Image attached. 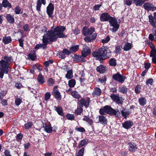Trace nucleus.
<instances>
[{
  "label": "nucleus",
  "mask_w": 156,
  "mask_h": 156,
  "mask_svg": "<svg viewBox=\"0 0 156 156\" xmlns=\"http://www.w3.org/2000/svg\"><path fill=\"white\" fill-rule=\"evenodd\" d=\"M66 30L65 27L59 25L51 27V29L44 34L42 39L43 43L41 44V48L43 49L47 48V45L48 44H51L52 42H56L58 38H64L67 37V35L63 33Z\"/></svg>",
  "instance_id": "f257e3e1"
},
{
  "label": "nucleus",
  "mask_w": 156,
  "mask_h": 156,
  "mask_svg": "<svg viewBox=\"0 0 156 156\" xmlns=\"http://www.w3.org/2000/svg\"><path fill=\"white\" fill-rule=\"evenodd\" d=\"M112 52L109 47L103 46L93 51L92 55L96 60L102 63L103 60L110 58L112 56Z\"/></svg>",
  "instance_id": "f03ea898"
},
{
  "label": "nucleus",
  "mask_w": 156,
  "mask_h": 156,
  "mask_svg": "<svg viewBox=\"0 0 156 156\" xmlns=\"http://www.w3.org/2000/svg\"><path fill=\"white\" fill-rule=\"evenodd\" d=\"M100 20L102 22L108 21L110 26L113 27L111 30L113 32H116L119 28L120 24L117 19L111 16L108 12L102 13L100 16Z\"/></svg>",
  "instance_id": "7ed1b4c3"
},
{
  "label": "nucleus",
  "mask_w": 156,
  "mask_h": 156,
  "mask_svg": "<svg viewBox=\"0 0 156 156\" xmlns=\"http://www.w3.org/2000/svg\"><path fill=\"white\" fill-rule=\"evenodd\" d=\"M105 113L111 115H115L118 117H121L120 112L119 110L118 109H115L110 105H105L103 108H101L100 109L99 113L101 115H105Z\"/></svg>",
  "instance_id": "20e7f679"
},
{
  "label": "nucleus",
  "mask_w": 156,
  "mask_h": 156,
  "mask_svg": "<svg viewBox=\"0 0 156 156\" xmlns=\"http://www.w3.org/2000/svg\"><path fill=\"white\" fill-rule=\"evenodd\" d=\"M112 78L116 81L122 83L124 82L126 78L125 76L121 74L119 72H117L112 76Z\"/></svg>",
  "instance_id": "39448f33"
},
{
  "label": "nucleus",
  "mask_w": 156,
  "mask_h": 156,
  "mask_svg": "<svg viewBox=\"0 0 156 156\" xmlns=\"http://www.w3.org/2000/svg\"><path fill=\"white\" fill-rule=\"evenodd\" d=\"M95 29L94 27H91L89 28L86 26L83 27L82 30V33L84 36L91 35L94 32Z\"/></svg>",
  "instance_id": "423d86ee"
},
{
  "label": "nucleus",
  "mask_w": 156,
  "mask_h": 156,
  "mask_svg": "<svg viewBox=\"0 0 156 156\" xmlns=\"http://www.w3.org/2000/svg\"><path fill=\"white\" fill-rule=\"evenodd\" d=\"M110 98L113 101L119 105H122L123 101V99L122 97H120L119 95L112 94Z\"/></svg>",
  "instance_id": "0eeeda50"
},
{
  "label": "nucleus",
  "mask_w": 156,
  "mask_h": 156,
  "mask_svg": "<svg viewBox=\"0 0 156 156\" xmlns=\"http://www.w3.org/2000/svg\"><path fill=\"white\" fill-rule=\"evenodd\" d=\"M54 9V5L51 2L50 3L46 8V12L48 16L51 19L54 17L53 14Z\"/></svg>",
  "instance_id": "6e6552de"
},
{
  "label": "nucleus",
  "mask_w": 156,
  "mask_h": 156,
  "mask_svg": "<svg viewBox=\"0 0 156 156\" xmlns=\"http://www.w3.org/2000/svg\"><path fill=\"white\" fill-rule=\"evenodd\" d=\"M90 101V99L88 97H87L86 99L81 98L79 101L80 106L83 107L84 106L85 108H87L89 106Z\"/></svg>",
  "instance_id": "1a4fd4ad"
},
{
  "label": "nucleus",
  "mask_w": 156,
  "mask_h": 156,
  "mask_svg": "<svg viewBox=\"0 0 156 156\" xmlns=\"http://www.w3.org/2000/svg\"><path fill=\"white\" fill-rule=\"evenodd\" d=\"M58 54L59 58L64 59L66 57V55H69L71 54V53L69 50L67 48H64L62 51H58Z\"/></svg>",
  "instance_id": "9d476101"
},
{
  "label": "nucleus",
  "mask_w": 156,
  "mask_h": 156,
  "mask_svg": "<svg viewBox=\"0 0 156 156\" xmlns=\"http://www.w3.org/2000/svg\"><path fill=\"white\" fill-rule=\"evenodd\" d=\"M91 53V50L88 46H84L81 51V55L84 58L89 55Z\"/></svg>",
  "instance_id": "9b49d317"
},
{
  "label": "nucleus",
  "mask_w": 156,
  "mask_h": 156,
  "mask_svg": "<svg viewBox=\"0 0 156 156\" xmlns=\"http://www.w3.org/2000/svg\"><path fill=\"white\" fill-rule=\"evenodd\" d=\"M154 16L150 15L148 16L149 22L150 24L153 27H156V12L153 13Z\"/></svg>",
  "instance_id": "f8f14e48"
},
{
  "label": "nucleus",
  "mask_w": 156,
  "mask_h": 156,
  "mask_svg": "<svg viewBox=\"0 0 156 156\" xmlns=\"http://www.w3.org/2000/svg\"><path fill=\"white\" fill-rule=\"evenodd\" d=\"M73 61L76 62H84L86 61L85 58H83L82 55H78L76 54L74 55V57H72Z\"/></svg>",
  "instance_id": "ddd939ff"
},
{
  "label": "nucleus",
  "mask_w": 156,
  "mask_h": 156,
  "mask_svg": "<svg viewBox=\"0 0 156 156\" xmlns=\"http://www.w3.org/2000/svg\"><path fill=\"white\" fill-rule=\"evenodd\" d=\"M52 95L58 101L62 99V96L58 90H52Z\"/></svg>",
  "instance_id": "4468645a"
},
{
  "label": "nucleus",
  "mask_w": 156,
  "mask_h": 156,
  "mask_svg": "<svg viewBox=\"0 0 156 156\" xmlns=\"http://www.w3.org/2000/svg\"><path fill=\"white\" fill-rule=\"evenodd\" d=\"M0 64L1 68L0 69L2 70H6L8 72L9 68V64L5 62V60H2L0 61Z\"/></svg>",
  "instance_id": "2eb2a0df"
},
{
  "label": "nucleus",
  "mask_w": 156,
  "mask_h": 156,
  "mask_svg": "<svg viewBox=\"0 0 156 156\" xmlns=\"http://www.w3.org/2000/svg\"><path fill=\"white\" fill-rule=\"evenodd\" d=\"M96 70L97 71L101 74L105 73L107 70V67L106 66L100 65L97 66Z\"/></svg>",
  "instance_id": "dca6fc26"
},
{
  "label": "nucleus",
  "mask_w": 156,
  "mask_h": 156,
  "mask_svg": "<svg viewBox=\"0 0 156 156\" xmlns=\"http://www.w3.org/2000/svg\"><path fill=\"white\" fill-rule=\"evenodd\" d=\"M37 2L36 9L39 12L41 11V8L42 4L45 5L46 3V0H37Z\"/></svg>",
  "instance_id": "f3484780"
},
{
  "label": "nucleus",
  "mask_w": 156,
  "mask_h": 156,
  "mask_svg": "<svg viewBox=\"0 0 156 156\" xmlns=\"http://www.w3.org/2000/svg\"><path fill=\"white\" fill-rule=\"evenodd\" d=\"M6 17L8 23L11 24H13L14 23L15 19L13 16H12L10 14H7Z\"/></svg>",
  "instance_id": "a211bd4d"
},
{
  "label": "nucleus",
  "mask_w": 156,
  "mask_h": 156,
  "mask_svg": "<svg viewBox=\"0 0 156 156\" xmlns=\"http://www.w3.org/2000/svg\"><path fill=\"white\" fill-rule=\"evenodd\" d=\"M55 110L57 112L58 114L60 116L64 117V114L63 111V109L61 107L58 106H54Z\"/></svg>",
  "instance_id": "6ab92c4d"
},
{
  "label": "nucleus",
  "mask_w": 156,
  "mask_h": 156,
  "mask_svg": "<svg viewBox=\"0 0 156 156\" xmlns=\"http://www.w3.org/2000/svg\"><path fill=\"white\" fill-rule=\"evenodd\" d=\"M31 52L28 55V58L32 61H35L37 58L36 51L35 50H31Z\"/></svg>",
  "instance_id": "aec40b11"
},
{
  "label": "nucleus",
  "mask_w": 156,
  "mask_h": 156,
  "mask_svg": "<svg viewBox=\"0 0 156 156\" xmlns=\"http://www.w3.org/2000/svg\"><path fill=\"white\" fill-rule=\"evenodd\" d=\"M101 91L100 88L95 87L92 93V95L96 97L99 96L101 95Z\"/></svg>",
  "instance_id": "412c9836"
},
{
  "label": "nucleus",
  "mask_w": 156,
  "mask_h": 156,
  "mask_svg": "<svg viewBox=\"0 0 156 156\" xmlns=\"http://www.w3.org/2000/svg\"><path fill=\"white\" fill-rule=\"evenodd\" d=\"M132 44L127 42L125 43L123 49L124 51H127L130 50L132 48Z\"/></svg>",
  "instance_id": "4be33fe9"
},
{
  "label": "nucleus",
  "mask_w": 156,
  "mask_h": 156,
  "mask_svg": "<svg viewBox=\"0 0 156 156\" xmlns=\"http://www.w3.org/2000/svg\"><path fill=\"white\" fill-rule=\"evenodd\" d=\"M37 80L39 83L41 84H43L45 82L44 77L42 75L41 73H40L37 77Z\"/></svg>",
  "instance_id": "5701e85b"
},
{
  "label": "nucleus",
  "mask_w": 156,
  "mask_h": 156,
  "mask_svg": "<svg viewBox=\"0 0 156 156\" xmlns=\"http://www.w3.org/2000/svg\"><path fill=\"white\" fill-rule=\"evenodd\" d=\"M79 45H78L71 47L69 48V51H70L71 54V53L73 54L77 51L79 49Z\"/></svg>",
  "instance_id": "b1692460"
},
{
  "label": "nucleus",
  "mask_w": 156,
  "mask_h": 156,
  "mask_svg": "<svg viewBox=\"0 0 156 156\" xmlns=\"http://www.w3.org/2000/svg\"><path fill=\"white\" fill-rule=\"evenodd\" d=\"M128 90V88L125 85L119 88V91L122 94H127Z\"/></svg>",
  "instance_id": "393cba45"
},
{
  "label": "nucleus",
  "mask_w": 156,
  "mask_h": 156,
  "mask_svg": "<svg viewBox=\"0 0 156 156\" xmlns=\"http://www.w3.org/2000/svg\"><path fill=\"white\" fill-rule=\"evenodd\" d=\"M2 4L3 7L5 8L7 7L9 8H12L11 4L9 3L8 0H3Z\"/></svg>",
  "instance_id": "a878e982"
},
{
  "label": "nucleus",
  "mask_w": 156,
  "mask_h": 156,
  "mask_svg": "<svg viewBox=\"0 0 156 156\" xmlns=\"http://www.w3.org/2000/svg\"><path fill=\"white\" fill-rule=\"evenodd\" d=\"M138 102L140 105L144 106L147 102V100L144 97H141L138 99Z\"/></svg>",
  "instance_id": "bb28decb"
},
{
  "label": "nucleus",
  "mask_w": 156,
  "mask_h": 156,
  "mask_svg": "<svg viewBox=\"0 0 156 156\" xmlns=\"http://www.w3.org/2000/svg\"><path fill=\"white\" fill-rule=\"evenodd\" d=\"M133 125V123L130 120L126 121L122 123L123 127H132Z\"/></svg>",
  "instance_id": "cd10ccee"
},
{
  "label": "nucleus",
  "mask_w": 156,
  "mask_h": 156,
  "mask_svg": "<svg viewBox=\"0 0 156 156\" xmlns=\"http://www.w3.org/2000/svg\"><path fill=\"white\" fill-rule=\"evenodd\" d=\"M99 121L101 123L103 124H106L107 123V120L105 117L103 115L99 116Z\"/></svg>",
  "instance_id": "c85d7f7f"
},
{
  "label": "nucleus",
  "mask_w": 156,
  "mask_h": 156,
  "mask_svg": "<svg viewBox=\"0 0 156 156\" xmlns=\"http://www.w3.org/2000/svg\"><path fill=\"white\" fill-rule=\"evenodd\" d=\"M11 38L10 36L4 37L3 38L2 42L5 44H8L11 42Z\"/></svg>",
  "instance_id": "c756f323"
},
{
  "label": "nucleus",
  "mask_w": 156,
  "mask_h": 156,
  "mask_svg": "<svg viewBox=\"0 0 156 156\" xmlns=\"http://www.w3.org/2000/svg\"><path fill=\"white\" fill-rule=\"evenodd\" d=\"M71 95L73 98L78 99H79L81 98V95L76 91H72Z\"/></svg>",
  "instance_id": "7c9ffc66"
},
{
  "label": "nucleus",
  "mask_w": 156,
  "mask_h": 156,
  "mask_svg": "<svg viewBox=\"0 0 156 156\" xmlns=\"http://www.w3.org/2000/svg\"><path fill=\"white\" fill-rule=\"evenodd\" d=\"M65 77L66 78L68 79H72L73 77V72L72 69L67 71Z\"/></svg>",
  "instance_id": "2f4dec72"
},
{
  "label": "nucleus",
  "mask_w": 156,
  "mask_h": 156,
  "mask_svg": "<svg viewBox=\"0 0 156 156\" xmlns=\"http://www.w3.org/2000/svg\"><path fill=\"white\" fill-rule=\"evenodd\" d=\"M108 64L111 66H116L117 65L116 60L113 58L110 59L108 62Z\"/></svg>",
  "instance_id": "473e14b6"
},
{
  "label": "nucleus",
  "mask_w": 156,
  "mask_h": 156,
  "mask_svg": "<svg viewBox=\"0 0 156 156\" xmlns=\"http://www.w3.org/2000/svg\"><path fill=\"white\" fill-rule=\"evenodd\" d=\"M129 150L130 151H133L137 149L136 145L132 143H129Z\"/></svg>",
  "instance_id": "72a5a7b5"
},
{
  "label": "nucleus",
  "mask_w": 156,
  "mask_h": 156,
  "mask_svg": "<svg viewBox=\"0 0 156 156\" xmlns=\"http://www.w3.org/2000/svg\"><path fill=\"white\" fill-rule=\"evenodd\" d=\"M122 116L124 118L126 119L127 117V115H129L131 113V111L128 110L127 111L125 112L123 110L121 111Z\"/></svg>",
  "instance_id": "f704fd0d"
},
{
  "label": "nucleus",
  "mask_w": 156,
  "mask_h": 156,
  "mask_svg": "<svg viewBox=\"0 0 156 156\" xmlns=\"http://www.w3.org/2000/svg\"><path fill=\"white\" fill-rule=\"evenodd\" d=\"M83 120L84 121H85L89 124V126H92V123H93V120L91 119H90L88 117H87L86 116H85L84 118L83 119Z\"/></svg>",
  "instance_id": "c9c22d12"
},
{
  "label": "nucleus",
  "mask_w": 156,
  "mask_h": 156,
  "mask_svg": "<svg viewBox=\"0 0 156 156\" xmlns=\"http://www.w3.org/2000/svg\"><path fill=\"white\" fill-rule=\"evenodd\" d=\"M76 81L74 79H71L69 81L68 85L71 87H73L76 84Z\"/></svg>",
  "instance_id": "e433bc0d"
},
{
  "label": "nucleus",
  "mask_w": 156,
  "mask_h": 156,
  "mask_svg": "<svg viewBox=\"0 0 156 156\" xmlns=\"http://www.w3.org/2000/svg\"><path fill=\"white\" fill-rule=\"evenodd\" d=\"M14 12L16 14H21L23 12V10L20 9L19 6H16L14 9Z\"/></svg>",
  "instance_id": "4c0bfd02"
},
{
  "label": "nucleus",
  "mask_w": 156,
  "mask_h": 156,
  "mask_svg": "<svg viewBox=\"0 0 156 156\" xmlns=\"http://www.w3.org/2000/svg\"><path fill=\"white\" fill-rule=\"evenodd\" d=\"M141 86L137 84L134 88V91L136 94H139L141 91Z\"/></svg>",
  "instance_id": "58836bf2"
},
{
  "label": "nucleus",
  "mask_w": 156,
  "mask_h": 156,
  "mask_svg": "<svg viewBox=\"0 0 156 156\" xmlns=\"http://www.w3.org/2000/svg\"><path fill=\"white\" fill-rule=\"evenodd\" d=\"M34 68V69H37L39 72H41L42 70V66L41 64H35L33 66Z\"/></svg>",
  "instance_id": "ea45409f"
},
{
  "label": "nucleus",
  "mask_w": 156,
  "mask_h": 156,
  "mask_svg": "<svg viewBox=\"0 0 156 156\" xmlns=\"http://www.w3.org/2000/svg\"><path fill=\"white\" fill-rule=\"evenodd\" d=\"M83 109L81 108H78L77 107V109L75 110V113L77 115H80L83 112Z\"/></svg>",
  "instance_id": "a19ab883"
},
{
  "label": "nucleus",
  "mask_w": 156,
  "mask_h": 156,
  "mask_svg": "<svg viewBox=\"0 0 156 156\" xmlns=\"http://www.w3.org/2000/svg\"><path fill=\"white\" fill-rule=\"evenodd\" d=\"M4 60H5V62H8V63H11L13 62V60H12V57H8L7 56H5L3 58Z\"/></svg>",
  "instance_id": "79ce46f5"
},
{
  "label": "nucleus",
  "mask_w": 156,
  "mask_h": 156,
  "mask_svg": "<svg viewBox=\"0 0 156 156\" xmlns=\"http://www.w3.org/2000/svg\"><path fill=\"white\" fill-rule=\"evenodd\" d=\"M133 2L136 6H141L144 4L142 0H136Z\"/></svg>",
  "instance_id": "37998d69"
},
{
  "label": "nucleus",
  "mask_w": 156,
  "mask_h": 156,
  "mask_svg": "<svg viewBox=\"0 0 156 156\" xmlns=\"http://www.w3.org/2000/svg\"><path fill=\"white\" fill-rule=\"evenodd\" d=\"M24 37V35H21V38L18 39L19 46L22 48L23 47V42L24 41V40L23 39V38Z\"/></svg>",
  "instance_id": "c03bdc74"
},
{
  "label": "nucleus",
  "mask_w": 156,
  "mask_h": 156,
  "mask_svg": "<svg viewBox=\"0 0 156 156\" xmlns=\"http://www.w3.org/2000/svg\"><path fill=\"white\" fill-rule=\"evenodd\" d=\"M102 2H101V4H100L95 5L93 7V10L95 11L99 10L101 7L102 6Z\"/></svg>",
  "instance_id": "a18cd8bd"
},
{
  "label": "nucleus",
  "mask_w": 156,
  "mask_h": 156,
  "mask_svg": "<svg viewBox=\"0 0 156 156\" xmlns=\"http://www.w3.org/2000/svg\"><path fill=\"white\" fill-rule=\"evenodd\" d=\"M8 72L7 70H2V69H0V78L2 79L4 76V73L8 74Z\"/></svg>",
  "instance_id": "49530a36"
},
{
  "label": "nucleus",
  "mask_w": 156,
  "mask_h": 156,
  "mask_svg": "<svg viewBox=\"0 0 156 156\" xmlns=\"http://www.w3.org/2000/svg\"><path fill=\"white\" fill-rule=\"evenodd\" d=\"M88 142V140L87 139H84L81 141L80 144H79V147H81L87 144Z\"/></svg>",
  "instance_id": "de8ad7c7"
},
{
  "label": "nucleus",
  "mask_w": 156,
  "mask_h": 156,
  "mask_svg": "<svg viewBox=\"0 0 156 156\" xmlns=\"http://www.w3.org/2000/svg\"><path fill=\"white\" fill-rule=\"evenodd\" d=\"M110 40V38L109 35H108L105 39L101 40V42L103 44H105L108 43Z\"/></svg>",
  "instance_id": "09e8293b"
},
{
  "label": "nucleus",
  "mask_w": 156,
  "mask_h": 156,
  "mask_svg": "<svg viewBox=\"0 0 156 156\" xmlns=\"http://www.w3.org/2000/svg\"><path fill=\"white\" fill-rule=\"evenodd\" d=\"M66 117L67 119L71 120H73L74 119L75 117L74 115L68 113L66 115Z\"/></svg>",
  "instance_id": "8fccbe9b"
},
{
  "label": "nucleus",
  "mask_w": 156,
  "mask_h": 156,
  "mask_svg": "<svg viewBox=\"0 0 156 156\" xmlns=\"http://www.w3.org/2000/svg\"><path fill=\"white\" fill-rule=\"evenodd\" d=\"M54 83V80L51 78H49L47 80L48 85L49 86H52Z\"/></svg>",
  "instance_id": "3c124183"
},
{
  "label": "nucleus",
  "mask_w": 156,
  "mask_h": 156,
  "mask_svg": "<svg viewBox=\"0 0 156 156\" xmlns=\"http://www.w3.org/2000/svg\"><path fill=\"white\" fill-rule=\"evenodd\" d=\"M47 28L46 26H42L41 27V29L39 30V32L40 33H45L47 32Z\"/></svg>",
  "instance_id": "603ef678"
},
{
  "label": "nucleus",
  "mask_w": 156,
  "mask_h": 156,
  "mask_svg": "<svg viewBox=\"0 0 156 156\" xmlns=\"http://www.w3.org/2000/svg\"><path fill=\"white\" fill-rule=\"evenodd\" d=\"M51 96V94L50 93L48 92H47L45 93L44 95V100L46 101H48Z\"/></svg>",
  "instance_id": "864d4df0"
},
{
  "label": "nucleus",
  "mask_w": 156,
  "mask_h": 156,
  "mask_svg": "<svg viewBox=\"0 0 156 156\" xmlns=\"http://www.w3.org/2000/svg\"><path fill=\"white\" fill-rule=\"evenodd\" d=\"M122 47L120 46H117L115 47V50L114 51V53L117 54L119 53L120 51L121 50Z\"/></svg>",
  "instance_id": "5fc2aeb1"
},
{
  "label": "nucleus",
  "mask_w": 156,
  "mask_h": 156,
  "mask_svg": "<svg viewBox=\"0 0 156 156\" xmlns=\"http://www.w3.org/2000/svg\"><path fill=\"white\" fill-rule=\"evenodd\" d=\"M156 56V49L151 50L150 54V56L151 57Z\"/></svg>",
  "instance_id": "6e6d98bb"
},
{
  "label": "nucleus",
  "mask_w": 156,
  "mask_h": 156,
  "mask_svg": "<svg viewBox=\"0 0 156 156\" xmlns=\"http://www.w3.org/2000/svg\"><path fill=\"white\" fill-rule=\"evenodd\" d=\"M86 36H87L84 38V40L85 41L87 42H90L93 41L91 39L90 35Z\"/></svg>",
  "instance_id": "4d7b16f0"
},
{
  "label": "nucleus",
  "mask_w": 156,
  "mask_h": 156,
  "mask_svg": "<svg viewBox=\"0 0 156 156\" xmlns=\"http://www.w3.org/2000/svg\"><path fill=\"white\" fill-rule=\"evenodd\" d=\"M22 102V101L20 98H16L15 100V103L16 106H19Z\"/></svg>",
  "instance_id": "13d9d810"
},
{
  "label": "nucleus",
  "mask_w": 156,
  "mask_h": 156,
  "mask_svg": "<svg viewBox=\"0 0 156 156\" xmlns=\"http://www.w3.org/2000/svg\"><path fill=\"white\" fill-rule=\"evenodd\" d=\"M153 79L152 78H150L148 79L146 82V85L149 86L150 84V85H152L153 84Z\"/></svg>",
  "instance_id": "bf43d9fd"
},
{
  "label": "nucleus",
  "mask_w": 156,
  "mask_h": 156,
  "mask_svg": "<svg viewBox=\"0 0 156 156\" xmlns=\"http://www.w3.org/2000/svg\"><path fill=\"white\" fill-rule=\"evenodd\" d=\"M23 29L25 31H27L30 30V26L28 24H25L23 26Z\"/></svg>",
  "instance_id": "052dcab7"
},
{
  "label": "nucleus",
  "mask_w": 156,
  "mask_h": 156,
  "mask_svg": "<svg viewBox=\"0 0 156 156\" xmlns=\"http://www.w3.org/2000/svg\"><path fill=\"white\" fill-rule=\"evenodd\" d=\"M151 66V64L150 62H146L144 64V67L145 70H147L149 69Z\"/></svg>",
  "instance_id": "680f3d73"
},
{
  "label": "nucleus",
  "mask_w": 156,
  "mask_h": 156,
  "mask_svg": "<svg viewBox=\"0 0 156 156\" xmlns=\"http://www.w3.org/2000/svg\"><path fill=\"white\" fill-rule=\"evenodd\" d=\"M44 129L47 133H50L52 132V127H43Z\"/></svg>",
  "instance_id": "e2e57ef3"
},
{
  "label": "nucleus",
  "mask_w": 156,
  "mask_h": 156,
  "mask_svg": "<svg viewBox=\"0 0 156 156\" xmlns=\"http://www.w3.org/2000/svg\"><path fill=\"white\" fill-rule=\"evenodd\" d=\"M84 152V148H82L80 149L77 153V156H83Z\"/></svg>",
  "instance_id": "0e129e2a"
},
{
  "label": "nucleus",
  "mask_w": 156,
  "mask_h": 156,
  "mask_svg": "<svg viewBox=\"0 0 156 156\" xmlns=\"http://www.w3.org/2000/svg\"><path fill=\"white\" fill-rule=\"evenodd\" d=\"M73 31V34L75 35L78 34L80 33V30L78 27L75 28Z\"/></svg>",
  "instance_id": "69168bd1"
},
{
  "label": "nucleus",
  "mask_w": 156,
  "mask_h": 156,
  "mask_svg": "<svg viewBox=\"0 0 156 156\" xmlns=\"http://www.w3.org/2000/svg\"><path fill=\"white\" fill-rule=\"evenodd\" d=\"M15 86L18 89H20L23 87L21 83H16L15 84Z\"/></svg>",
  "instance_id": "338daca9"
},
{
  "label": "nucleus",
  "mask_w": 156,
  "mask_h": 156,
  "mask_svg": "<svg viewBox=\"0 0 156 156\" xmlns=\"http://www.w3.org/2000/svg\"><path fill=\"white\" fill-rule=\"evenodd\" d=\"M23 137V136L21 133L18 134L16 136V139L19 140H21Z\"/></svg>",
  "instance_id": "774afa93"
}]
</instances>
